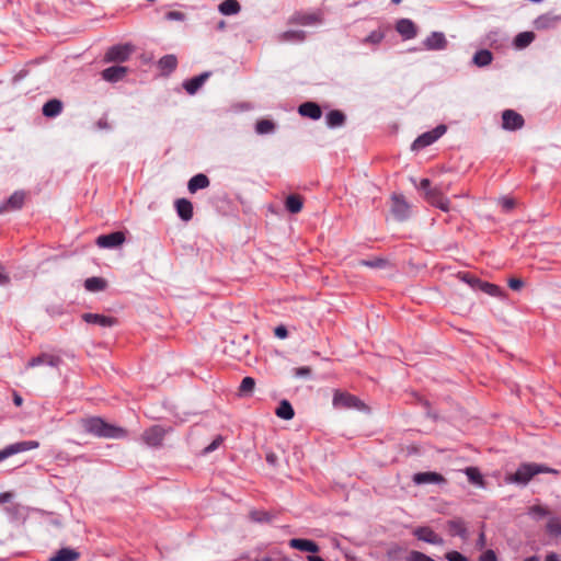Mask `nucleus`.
Segmentation results:
<instances>
[{"label": "nucleus", "instance_id": "obj_1", "mask_svg": "<svg viewBox=\"0 0 561 561\" xmlns=\"http://www.w3.org/2000/svg\"><path fill=\"white\" fill-rule=\"evenodd\" d=\"M87 433L104 438H123L127 435L123 427L106 423L100 417H89L81 422Z\"/></svg>", "mask_w": 561, "mask_h": 561}, {"label": "nucleus", "instance_id": "obj_2", "mask_svg": "<svg viewBox=\"0 0 561 561\" xmlns=\"http://www.w3.org/2000/svg\"><path fill=\"white\" fill-rule=\"evenodd\" d=\"M549 471L547 467L536 463L522 465L510 478V481L526 484L535 474Z\"/></svg>", "mask_w": 561, "mask_h": 561}, {"label": "nucleus", "instance_id": "obj_3", "mask_svg": "<svg viewBox=\"0 0 561 561\" xmlns=\"http://www.w3.org/2000/svg\"><path fill=\"white\" fill-rule=\"evenodd\" d=\"M333 405L337 409H365V404L357 397L341 391L334 392Z\"/></svg>", "mask_w": 561, "mask_h": 561}, {"label": "nucleus", "instance_id": "obj_4", "mask_svg": "<svg viewBox=\"0 0 561 561\" xmlns=\"http://www.w3.org/2000/svg\"><path fill=\"white\" fill-rule=\"evenodd\" d=\"M445 133H446V126L445 125H438L433 130L426 131V133L422 134L421 136H419L414 140V142L412 145V149H414V150L423 149V148L432 145L433 142H435Z\"/></svg>", "mask_w": 561, "mask_h": 561}, {"label": "nucleus", "instance_id": "obj_5", "mask_svg": "<svg viewBox=\"0 0 561 561\" xmlns=\"http://www.w3.org/2000/svg\"><path fill=\"white\" fill-rule=\"evenodd\" d=\"M38 447L39 443L37 440H24L8 445L0 450V462L15 454L36 449Z\"/></svg>", "mask_w": 561, "mask_h": 561}, {"label": "nucleus", "instance_id": "obj_6", "mask_svg": "<svg viewBox=\"0 0 561 561\" xmlns=\"http://www.w3.org/2000/svg\"><path fill=\"white\" fill-rule=\"evenodd\" d=\"M290 23L309 26V25H316L322 22V13L320 11H313V12H296L290 18Z\"/></svg>", "mask_w": 561, "mask_h": 561}, {"label": "nucleus", "instance_id": "obj_7", "mask_svg": "<svg viewBox=\"0 0 561 561\" xmlns=\"http://www.w3.org/2000/svg\"><path fill=\"white\" fill-rule=\"evenodd\" d=\"M167 431L160 425H153L142 433V440L151 447L160 446Z\"/></svg>", "mask_w": 561, "mask_h": 561}, {"label": "nucleus", "instance_id": "obj_8", "mask_svg": "<svg viewBox=\"0 0 561 561\" xmlns=\"http://www.w3.org/2000/svg\"><path fill=\"white\" fill-rule=\"evenodd\" d=\"M125 234L122 231L112 232L108 234H101L96 238L95 243L100 248L111 249L123 244Z\"/></svg>", "mask_w": 561, "mask_h": 561}, {"label": "nucleus", "instance_id": "obj_9", "mask_svg": "<svg viewBox=\"0 0 561 561\" xmlns=\"http://www.w3.org/2000/svg\"><path fill=\"white\" fill-rule=\"evenodd\" d=\"M413 535L421 541L442 546L444 545V539L437 535L432 528L427 526L417 527L413 530Z\"/></svg>", "mask_w": 561, "mask_h": 561}, {"label": "nucleus", "instance_id": "obj_10", "mask_svg": "<svg viewBox=\"0 0 561 561\" xmlns=\"http://www.w3.org/2000/svg\"><path fill=\"white\" fill-rule=\"evenodd\" d=\"M524 125V118L513 110H505L502 114V126L504 129L516 130Z\"/></svg>", "mask_w": 561, "mask_h": 561}, {"label": "nucleus", "instance_id": "obj_11", "mask_svg": "<svg viewBox=\"0 0 561 561\" xmlns=\"http://www.w3.org/2000/svg\"><path fill=\"white\" fill-rule=\"evenodd\" d=\"M426 201L439 208L440 210L443 211H449L450 210V203H449V199L446 198L443 193L440 192V190L438 187H434V190H428L427 193H426Z\"/></svg>", "mask_w": 561, "mask_h": 561}, {"label": "nucleus", "instance_id": "obj_12", "mask_svg": "<svg viewBox=\"0 0 561 561\" xmlns=\"http://www.w3.org/2000/svg\"><path fill=\"white\" fill-rule=\"evenodd\" d=\"M131 53V46L129 45H116L111 47L106 54L105 59L107 61H125L128 59Z\"/></svg>", "mask_w": 561, "mask_h": 561}, {"label": "nucleus", "instance_id": "obj_13", "mask_svg": "<svg viewBox=\"0 0 561 561\" xmlns=\"http://www.w3.org/2000/svg\"><path fill=\"white\" fill-rule=\"evenodd\" d=\"M423 45L427 50H440L446 48L447 41L444 33L433 32L425 38Z\"/></svg>", "mask_w": 561, "mask_h": 561}, {"label": "nucleus", "instance_id": "obj_14", "mask_svg": "<svg viewBox=\"0 0 561 561\" xmlns=\"http://www.w3.org/2000/svg\"><path fill=\"white\" fill-rule=\"evenodd\" d=\"M25 194L23 192H14L3 204L0 205V214L18 210L23 206Z\"/></svg>", "mask_w": 561, "mask_h": 561}, {"label": "nucleus", "instance_id": "obj_15", "mask_svg": "<svg viewBox=\"0 0 561 561\" xmlns=\"http://www.w3.org/2000/svg\"><path fill=\"white\" fill-rule=\"evenodd\" d=\"M391 209L396 218L399 220H404L409 216L410 205L402 196L393 195Z\"/></svg>", "mask_w": 561, "mask_h": 561}, {"label": "nucleus", "instance_id": "obj_16", "mask_svg": "<svg viewBox=\"0 0 561 561\" xmlns=\"http://www.w3.org/2000/svg\"><path fill=\"white\" fill-rule=\"evenodd\" d=\"M413 482L415 484H426V483H435V484H444L446 483V479L437 473L432 471L419 472L413 476Z\"/></svg>", "mask_w": 561, "mask_h": 561}, {"label": "nucleus", "instance_id": "obj_17", "mask_svg": "<svg viewBox=\"0 0 561 561\" xmlns=\"http://www.w3.org/2000/svg\"><path fill=\"white\" fill-rule=\"evenodd\" d=\"M82 319L87 323L98 324L103 328L113 327L117 323V320L113 317H107L99 313H84Z\"/></svg>", "mask_w": 561, "mask_h": 561}, {"label": "nucleus", "instance_id": "obj_18", "mask_svg": "<svg viewBox=\"0 0 561 561\" xmlns=\"http://www.w3.org/2000/svg\"><path fill=\"white\" fill-rule=\"evenodd\" d=\"M60 363V358L50 354H41L37 357H33L26 364V368H33L39 365H47L50 367H57Z\"/></svg>", "mask_w": 561, "mask_h": 561}, {"label": "nucleus", "instance_id": "obj_19", "mask_svg": "<svg viewBox=\"0 0 561 561\" xmlns=\"http://www.w3.org/2000/svg\"><path fill=\"white\" fill-rule=\"evenodd\" d=\"M560 21V16L552 14V13H546L540 16H538L534 21V25L537 30H549L552 27H556L557 24Z\"/></svg>", "mask_w": 561, "mask_h": 561}, {"label": "nucleus", "instance_id": "obj_20", "mask_svg": "<svg viewBox=\"0 0 561 561\" xmlns=\"http://www.w3.org/2000/svg\"><path fill=\"white\" fill-rule=\"evenodd\" d=\"M127 73V68L123 66H112L102 71V78L108 82H117Z\"/></svg>", "mask_w": 561, "mask_h": 561}, {"label": "nucleus", "instance_id": "obj_21", "mask_svg": "<svg viewBox=\"0 0 561 561\" xmlns=\"http://www.w3.org/2000/svg\"><path fill=\"white\" fill-rule=\"evenodd\" d=\"M289 547L293 549H297L300 551H307L311 553H317L319 551L318 545L308 539L293 538L288 542Z\"/></svg>", "mask_w": 561, "mask_h": 561}, {"label": "nucleus", "instance_id": "obj_22", "mask_svg": "<svg viewBox=\"0 0 561 561\" xmlns=\"http://www.w3.org/2000/svg\"><path fill=\"white\" fill-rule=\"evenodd\" d=\"M298 113L301 116L309 117L311 119H319L322 115L320 106L314 102H305L298 107Z\"/></svg>", "mask_w": 561, "mask_h": 561}, {"label": "nucleus", "instance_id": "obj_23", "mask_svg": "<svg viewBox=\"0 0 561 561\" xmlns=\"http://www.w3.org/2000/svg\"><path fill=\"white\" fill-rule=\"evenodd\" d=\"M210 72H203L199 76H196L183 83L185 91L188 94H195L198 89L205 83V81L209 78Z\"/></svg>", "mask_w": 561, "mask_h": 561}, {"label": "nucleus", "instance_id": "obj_24", "mask_svg": "<svg viewBox=\"0 0 561 561\" xmlns=\"http://www.w3.org/2000/svg\"><path fill=\"white\" fill-rule=\"evenodd\" d=\"M175 208L179 217L184 220L188 221L193 217V205L192 203L186 198H180L175 202Z\"/></svg>", "mask_w": 561, "mask_h": 561}, {"label": "nucleus", "instance_id": "obj_25", "mask_svg": "<svg viewBox=\"0 0 561 561\" xmlns=\"http://www.w3.org/2000/svg\"><path fill=\"white\" fill-rule=\"evenodd\" d=\"M396 28L398 33L407 39H411L416 36V27L411 20L401 19L398 21Z\"/></svg>", "mask_w": 561, "mask_h": 561}, {"label": "nucleus", "instance_id": "obj_26", "mask_svg": "<svg viewBox=\"0 0 561 561\" xmlns=\"http://www.w3.org/2000/svg\"><path fill=\"white\" fill-rule=\"evenodd\" d=\"M80 553L71 548H61L48 561H77Z\"/></svg>", "mask_w": 561, "mask_h": 561}, {"label": "nucleus", "instance_id": "obj_27", "mask_svg": "<svg viewBox=\"0 0 561 561\" xmlns=\"http://www.w3.org/2000/svg\"><path fill=\"white\" fill-rule=\"evenodd\" d=\"M209 186V179L203 174H196L188 181L187 188L190 193L194 194L198 190H203Z\"/></svg>", "mask_w": 561, "mask_h": 561}, {"label": "nucleus", "instance_id": "obj_28", "mask_svg": "<svg viewBox=\"0 0 561 561\" xmlns=\"http://www.w3.org/2000/svg\"><path fill=\"white\" fill-rule=\"evenodd\" d=\"M448 530L451 536H458L462 539H466L468 536L466 525L461 519L449 520Z\"/></svg>", "mask_w": 561, "mask_h": 561}, {"label": "nucleus", "instance_id": "obj_29", "mask_svg": "<svg viewBox=\"0 0 561 561\" xmlns=\"http://www.w3.org/2000/svg\"><path fill=\"white\" fill-rule=\"evenodd\" d=\"M62 103L59 100L53 99L46 102L43 106V115L46 117H55L60 114Z\"/></svg>", "mask_w": 561, "mask_h": 561}, {"label": "nucleus", "instance_id": "obj_30", "mask_svg": "<svg viewBox=\"0 0 561 561\" xmlns=\"http://www.w3.org/2000/svg\"><path fill=\"white\" fill-rule=\"evenodd\" d=\"M241 7L237 0H225L219 4V12L224 15H233L239 13Z\"/></svg>", "mask_w": 561, "mask_h": 561}, {"label": "nucleus", "instance_id": "obj_31", "mask_svg": "<svg viewBox=\"0 0 561 561\" xmlns=\"http://www.w3.org/2000/svg\"><path fill=\"white\" fill-rule=\"evenodd\" d=\"M302 198L295 194L289 195L285 202L286 209L291 214H298L302 209Z\"/></svg>", "mask_w": 561, "mask_h": 561}, {"label": "nucleus", "instance_id": "obj_32", "mask_svg": "<svg viewBox=\"0 0 561 561\" xmlns=\"http://www.w3.org/2000/svg\"><path fill=\"white\" fill-rule=\"evenodd\" d=\"M473 64L478 67H485L492 61V54L488 49L478 50L472 59Z\"/></svg>", "mask_w": 561, "mask_h": 561}, {"label": "nucleus", "instance_id": "obj_33", "mask_svg": "<svg viewBox=\"0 0 561 561\" xmlns=\"http://www.w3.org/2000/svg\"><path fill=\"white\" fill-rule=\"evenodd\" d=\"M276 415L283 420H291L295 415L291 404L287 400H283L276 409Z\"/></svg>", "mask_w": 561, "mask_h": 561}, {"label": "nucleus", "instance_id": "obj_34", "mask_svg": "<svg viewBox=\"0 0 561 561\" xmlns=\"http://www.w3.org/2000/svg\"><path fill=\"white\" fill-rule=\"evenodd\" d=\"M84 287L89 291H101L106 287V280L101 277H90L85 279Z\"/></svg>", "mask_w": 561, "mask_h": 561}, {"label": "nucleus", "instance_id": "obj_35", "mask_svg": "<svg viewBox=\"0 0 561 561\" xmlns=\"http://www.w3.org/2000/svg\"><path fill=\"white\" fill-rule=\"evenodd\" d=\"M534 39L535 34L533 32H522L515 37L514 45L516 48L523 49L527 47Z\"/></svg>", "mask_w": 561, "mask_h": 561}, {"label": "nucleus", "instance_id": "obj_36", "mask_svg": "<svg viewBox=\"0 0 561 561\" xmlns=\"http://www.w3.org/2000/svg\"><path fill=\"white\" fill-rule=\"evenodd\" d=\"M465 473H466L468 480L471 483H473V484H476L478 486H484L483 477L480 473L478 468H476V467H467L465 469Z\"/></svg>", "mask_w": 561, "mask_h": 561}, {"label": "nucleus", "instance_id": "obj_37", "mask_svg": "<svg viewBox=\"0 0 561 561\" xmlns=\"http://www.w3.org/2000/svg\"><path fill=\"white\" fill-rule=\"evenodd\" d=\"M345 121V116L342 112L333 110L327 115V124L329 127H339Z\"/></svg>", "mask_w": 561, "mask_h": 561}, {"label": "nucleus", "instance_id": "obj_38", "mask_svg": "<svg viewBox=\"0 0 561 561\" xmlns=\"http://www.w3.org/2000/svg\"><path fill=\"white\" fill-rule=\"evenodd\" d=\"M478 289H480L481 291H483L492 297H502V295H503L501 287H499L495 284L488 283V282L481 280Z\"/></svg>", "mask_w": 561, "mask_h": 561}, {"label": "nucleus", "instance_id": "obj_39", "mask_svg": "<svg viewBox=\"0 0 561 561\" xmlns=\"http://www.w3.org/2000/svg\"><path fill=\"white\" fill-rule=\"evenodd\" d=\"M176 65L178 60L174 55H165L159 60V67L167 72L173 71Z\"/></svg>", "mask_w": 561, "mask_h": 561}, {"label": "nucleus", "instance_id": "obj_40", "mask_svg": "<svg viewBox=\"0 0 561 561\" xmlns=\"http://www.w3.org/2000/svg\"><path fill=\"white\" fill-rule=\"evenodd\" d=\"M275 130V124L270 119H260L255 125V131L259 135L272 134Z\"/></svg>", "mask_w": 561, "mask_h": 561}, {"label": "nucleus", "instance_id": "obj_41", "mask_svg": "<svg viewBox=\"0 0 561 561\" xmlns=\"http://www.w3.org/2000/svg\"><path fill=\"white\" fill-rule=\"evenodd\" d=\"M305 37L304 31H287L279 35L282 42H302Z\"/></svg>", "mask_w": 561, "mask_h": 561}, {"label": "nucleus", "instance_id": "obj_42", "mask_svg": "<svg viewBox=\"0 0 561 561\" xmlns=\"http://www.w3.org/2000/svg\"><path fill=\"white\" fill-rule=\"evenodd\" d=\"M255 387V380L252 377H244L241 381L239 391L241 394H250Z\"/></svg>", "mask_w": 561, "mask_h": 561}, {"label": "nucleus", "instance_id": "obj_43", "mask_svg": "<svg viewBox=\"0 0 561 561\" xmlns=\"http://www.w3.org/2000/svg\"><path fill=\"white\" fill-rule=\"evenodd\" d=\"M458 277L473 289H478L481 283V279L473 277L468 273H459Z\"/></svg>", "mask_w": 561, "mask_h": 561}, {"label": "nucleus", "instance_id": "obj_44", "mask_svg": "<svg viewBox=\"0 0 561 561\" xmlns=\"http://www.w3.org/2000/svg\"><path fill=\"white\" fill-rule=\"evenodd\" d=\"M385 37V34L380 30L373 31L363 41L366 44L378 45Z\"/></svg>", "mask_w": 561, "mask_h": 561}, {"label": "nucleus", "instance_id": "obj_45", "mask_svg": "<svg viewBox=\"0 0 561 561\" xmlns=\"http://www.w3.org/2000/svg\"><path fill=\"white\" fill-rule=\"evenodd\" d=\"M405 561H435L423 552L412 550L405 558Z\"/></svg>", "mask_w": 561, "mask_h": 561}, {"label": "nucleus", "instance_id": "obj_46", "mask_svg": "<svg viewBox=\"0 0 561 561\" xmlns=\"http://www.w3.org/2000/svg\"><path fill=\"white\" fill-rule=\"evenodd\" d=\"M547 530L554 536L561 535V522L557 518H551L547 524Z\"/></svg>", "mask_w": 561, "mask_h": 561}, {"label": "nucleus", "instance_id": "obj_47", "mask_svg": "<svg viewBox=\"0 0 561 561\" xmlns=\"http://www.w3.org/2000/svg\"><path fill=\"white\" fill-rule=\"evenodd\" d=\"M529 514L536 518L545 517L549 514L548 510L541 505H534L529 508Z\"/></svg>", "mask_w": 561, "mask_h": 561}, {"label": "nucleus", "instance_id": "obj_48", "mask_svg": "<svg viewBox=\"0 0 561 561\" xmlns=\"http://www.w3.org/2000/svg\"><path fill=\"white\" fill-rule=\"evenodd\" d=\"M222 437L217 436L208 446L204 448V454H209L216 450L222 444Z\"/></svg>", "mask_w": 561, "mask_h": 561}, {"label": "nucleus", "instance_id": "obj_49", "mask_svg": "<svg viewBox=\"0 0 561 561\" xmlns=\"http://www.w3.org/2000/svg\"><path fill=\"white\" fill-rule=\"evenodd\" d=\"M165 19L169 21H184L185 14L180 11H169L165 13Z\"/></svg>", "mask_w": 561, "mask_h": 561}, {"label": "nucleus", "instance_id": "obj_50", "mask_svg": "<svg viewBox=\"0 0 561 561\" xmlns=\"http://www.w3.org/2000/svg\"><path fill=\"white\" fill-rule=\"evenodd\" d=\"M359 264L363 266H368V267H381L385 265V261L381 259H376V260H371V261L362 260V261H359Z\"/></svg>", "mask_w": 561, "mask_h": 561}, {"label": "nucleus", "instance_id": "obj_51", "mask_svg": "<svg viewBox=\"0 0 561 561\" xmlns=\"http://www.w3.org/2000/svg\"><path fill=\"white\" fill-rule=\"evenodd\" d=\"M445 557L448 561H467V558L458 551H449Z\"/></svg>", "mask_w": 561, "mask_h": 561}, {"label": "nucleus", "instance_id": "obj_52", "mask_svg": "<svg viewBox=\"0 0 561 561\" xmlns=\"http://www.w3.org/2000/svg\"><path fill=\"white\" fill-rule=\"evenodd\" d=\"M479 561H497V558L495 552L489 549L480 556Z\"/></svg>", "mask_w": 561, "mask_h": 561}, {"label": "nucleus", "instance_id": "obj_53", "mask_svg": "<svg viewBox=\"0 0 561 561\" xmlns=\"http://www.w3.org/2000/svg\"><path fill=\"white\" fill-rule=\"evenodd\" d=\"M500 204L502 205L503 209L506 211L513 209V207L515 206L514 199L508 198V197L501 198Z\"/></svg>", "mask_w": 561, "mask_h": 561}, {"label": "nucleus", "instance_id": "obj_54", "mask_svg": "<svg viewBox=\"0 0 561 561\" xmlns=\"http://www.w3.org/2000/svg\"><path fill=\"white\" fill-rule=\"evenodd\" d=\"M251 518L255 522L267 520V514L265 512L254 511L251 512Z\"/></svg>", "mask_w": 561, "mask_h": 561}, {"label": "nucleus", "instance_id": "obj_55", "mask_svg": "<svg viewBox=\"0 0 561 561\" xmlns=\"http://www.w3.org/2000/svg\"><path fill=\"white\" fill-rule=\"evenodd\" d=\"M524 283L522 279L519 278H511L508 280V286L513 289V290H518L523 287Z\"/></svg>", "mask_w": 561, "mask_h": 561}, {"label": "nucleus", "instance_id": "obj_56", "mask_svg": "<svg viewBox=\"0 0 561 561\" xmlns=\"http://www.w3.org/2000/svg\"><path fill=\"white\" fill-rule=\"evenodd\" d=\"M310 368L309 367H299L295 369V376L296 377H306L310 375Z\"/></svg>", "mask_w": 561, "mask_h": 561}, {"label": "nucleus", "instance_id": "obj_57", "mask_svg": "<svg viewBox=\"0 0 561 561\" xmlns=\"http://www.w3.org/2000/svg\"><path fill=\"white\" fill-rule=\"evenodd\" d=\"M287 334H288L287 329H286L285 327H283V325H279V327H277V328L275 329V335H276L277 337H279V339H285V337H287Z\"/></svg>", "mask_w": 561, "mask_h": 561}, {"label": "nucleus", "instance_id": "obj_58", "mask_svg": "<svg viewBox=\"0 0 561 561\" xmlns=\"http://www.w3.org/2000/svg\"><path fill=\"white\" fill-rule=\"evenodd\" d=\"M9 283V276L4 271V267L0 265V285H5Z\"/></svg>", "mask_w": 561, "mask_h": 561}, {"label": "nucleus", "instance_id": "obj_59", "mask_svg": "<svg viewBox=\"0 0 561 561\" xmlns=\"http://www.w3.org/2000/svg\"><path fill=\"white\" fill-rule=\"evenodd\" d=\"M430 180L428 179H423L421 180L420 182V188L425 191V194L427 193L428 190H432L431 186H430Z\"/></svg>", "mask_w": 561, "mask_h": 561}, {"label": "nucleus", "instance_id": "obj_60", "mask_svg": "<svg viewBox=\"0 0 561 561\" xmlns=\"http://www.w3.org/2000/svg\"><path fill=\"white\" fill-rule=\"evenodd\" d=\"M545 561H561V559L557 553L550 552L546 556Z\"/></svg>", "mask_w": 561, "mask_h": 561}, {"label": "nucleus", "instance_id": "obj_61", "mask_svg": "<svg viewBox=\"0 0 561 561\" xmlns=\"http://www.w3.org/2000/svg\"><path fill=\"white\" fill-rule=\"evenodd\" d=\"M12 497L10 492L0 493V503L9 502Z\"/></svg>", "mask_w": 561, "mask_h": 561}, {"label": "nucleus", "instance_id": "obj_62", "mask_svg": "<svg viewBox=\"0 0 561 561\" xmlns=\"http://www.w3.org/2000/svg\"><path fill=\"white\" fill-rule=\"evenodd\" d=\"M478 546L480 548H483L485 546V535L483 533H481L479 536Z\"/></svg>", "mask_w": 561, "mask_h": 561}, {"label": "nucleus", "instance_id": "obj_63", "mask_svg": "<svg viewBox=\"0 0 561 561\" xmlns=\"http://www.w3.org/2000/svg\"><path fill=\"white\" fill-rule=\"evenodd\" d=\"M308 561H324V560L318 556H309Z\"/></svg>", "mask_w": 561, "mask_h": 561}, {"label": "nucleus", "instance_id": "obj_64", "mask_svg": "<svg viewBox=\"0 0 561 561\" xmlns=\"http://www.w3.org/2000/svg\"><path fill=\"white\" fill-rule=\"evenodd\" d=\"M523 561H540V558L537 556H531V557L526 558Z\"/></svg>", "mask_w": 561, "mask_h": 561}]
</instances>
